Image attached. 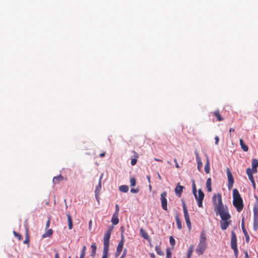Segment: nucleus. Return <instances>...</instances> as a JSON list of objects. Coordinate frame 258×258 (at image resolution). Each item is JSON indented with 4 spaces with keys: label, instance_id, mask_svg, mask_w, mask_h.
I'll return each mask as SVG.
<instances>
[{
    "label": "nucleus",
    "instance_id": "obj_1",
    "mask_svg": "<svg viewBox=\"0 0 258 258\" xmlns=\"http://www.w3.org/2000/svg\"><path fill=\"white\" fill-rule=\"evenodd\" d=\"M213 203L215 205V210L218 212L221 219L224 221L221 222V227L222 230H226L230 223L231 221L227 220L230 218L231 216L227 210L224 208L222 203V196L221 194L214 195L212 198Z\"/></svg>",
    "mask_w": 258,
    "mask_h": 258
},
{
    "label": "nucleus",
    "instance_id": "obj_2",
    "mask_svg": "<svg viewBox=\"0 0 258 258\" xmlns=\"http://www.w3.org/2000/svg\"><path fill=\"white\" fill-rule=\"evenodd\" d=\"M233 204L236 208L237 212H241L244 207L243 200L241 198L238 190L236 188L233 190Z\"/></svg>",
    "mask_w": 258,
    "mask_h": 258
},
{
    "label": "nucleus",
    "instance_id": "obj_3",
    "mask_svg": "<svg viewBox=\"0 0 258 258\" xmlns=\"http://www.w3.org/2000/svg\"><path fill=\"white\" fill-rule=\"evenodd\" d=\"M112 228H109L105 232L103 237V251L102 258H107L108 256V250L109 246V239Z\"/></svg>",
    "mask_w": 258,
    "mask_h": 258
},
{
    "label": "nucleus",
    "instance_id": "obj_4",
    "mask_svg": "<svg viewBox=\"0 0 258 258\" xmlns=\"http://www.w3.org/2000/svg\"><path fill=\"white\" fill-rule=\"evenodd\" d=\"M206 237L205 232L202 231L200 235V242L196 248V252L198 255H202L207 248Z\"/></svg>",
    "mask_w": 258,
    "mask_h": 258
},
{
    "label": "nucleus",
    "instance_id": "obj_5",
    "mask_svg": "<svg viewBox=\"0 0 258 258\" xmlns=\"http://www.w3.org/2000/svg\"><path fill=\"white\" fill-rule=\"evenodd\" d=\"M230 245L231 248L233 250L235 258L238 257V250L237 246V238L235 233L232 231L231 232V238Z\"/></svg>",
    "mask_w": 258,
    "mask_h": 258
},
{
    "label": "nucleus",
    "instance_id": "obj_6",
    "mask_svg": "<svg viewBox=\"0 0 258 258\" xmlns=\"http://www.w3.org/2000/svg\"><path fill=\"white\" fill-rule=\"evenodd\" d=\"M253 229H258V201L253 206Z\"/></svg>",
    "mask_w": 258,
    "mask_h": 258
},
{
    "label": "nucleus",
    "instance_id": "obj_7",
    "mask_svg": "<svg viewBox=\"0 0 258 258\" xmlns=\"http://www.w3.org/2000/svg\"><path fill=\"white\" fill-rule=\"evenodd\" d=\"M196 199L198 202V205L199 207H203V201L204 198V194L201 189L198 190V196L196 194L194 195Z\"/></svg>",
    "mask_w": 258,
    "mask_h": 258
},
{
    "label": "nucleus",
    "instance_id": "obj_8",
    "mask_svg": "<svg viewBox=\"0 0 258 258\" xmlns=\"http://www.w3.org/2000/svg\"><path fill=\"white\" fill-rule=\"evenodd\" d=\"M226 172L228 178V188L230 190L232 188L233 186L234 183V178L233 175L231 172V171L229 168H227L226 169Z\"/></svg>",
    "mask_w": 258,
    "mask_h": 258
},
{
    "label": "nucleus",
    "instance_id": "obj_9",
    "mask_svg": "<svg viewBox=\"0 0 258 258\" xmlns=\"http://www.w3.org/2000/svg\"><path fill=\"white\" fill-rule=\"evenodd\" d=\"M167 197V192L166 191H164L161 194V206L162 209L165 210H167V201L166 199Z\"/></svg>",
    "mask_w": 258,
    "mask_h": 258
},
{
    "label": "nucleus",
    "instance_id": "obj_10",
    "mask_svg": "<svg viewBox=\"0 0 258 258\" xmlns=\"http://www.w3.org/2000/svg\"><path fill=\"white\" fill-rule=\"evenodd\" d=\"M246 173L248 176L249 180L251 182L252 184L253 187L254 188V189H255L256 184L253 177L252 169H251L249 168H247L246 169Z\"/></svg>",
    "mask_w": 258,
    "mask_h": 258
},
{
    "label": "nucleus",
    "instance_id": "obj_11",
    "mask_svg": "<svg viewBox=\"0 0 258 258\" xmlns=\"http://www.w3.org/2000/svg\"><path fill=\"white\" fill-rule=\"evenodd\" d=\"M241 228H242V232L244 233V235L245 237V240H246V242H248L249 241L250 238H249L248 234L247 232L246 231V229L245 228L244 218L242 219V221H241Z\"/></svg>",
    "mask_w": 258,
    "mask_h": 258
},
{
    "label": "nucleus",
    "instance_id": "obj_12",
    "mask_svg": "<svg viewBox=\"0 0 258 258\" xmlns=\"http://www.w3.org/2000/svg\"><path fill=\"white\" fill-rule=\"evenodd\" d=\"M183 214L188 229L190 230L191 228V224L190 221L188 213V212H183Z\"/></svg>",
    "mask_w": 258,
    "mask_h": 258
},
{
    "label": "nucleus",
    "instance_id": "obj_13",
    "mask_svg": "<svg viewBox=\"0 0 258 258\" xmlns=\"http://www.w3.org/2000/svg\"><path fill=\"white\" fill-rule=\"evenodd\" d=\"M63 180H67V178L63 177L61 175L55 176L53 178V183L55 184L59 183V182Z\"/></svg>",
    "mask_w": 258,
    "mask_h": 258
},
{
    "label": "nucleus",
    "instance_id": "obj_14",
    "mask_svg": "<svg viewBox=\"0 0 258 258\" xmlns=\"http://www.w3.org/2000/svg\"><path fill=\"white\" fill-rule=\"evenodd\" d=\"M211 114H213L217 118V120L221 121L224 120V118L221 115L219 110H216L214 112H211Z\"/></svg>",
    "mask_w": 258,
    "mask_h": 258
},
{
    "label": "nucleus",
    "instance_id": "obj_15",
    "mask_svg": "<svg viewBox=\"0 0 258 258\" xmlns=\"http://www.w3.org/2000/svg\"><path fill=\"white\" fill-rule=\"evenodd\" d=\"M196 159H197V163H198V167H197L198 170L200 172H201L202 168L203 166V163L202 162L201 157H200V156L199 155V153H196Z\"/></svg>",
    "mask_w": 258,
    "mask_h": 258
},
{
    "label": "nucleus",
    "instance_id": "obj_16",
    "mask_svg": "<svg viewBox=\"0 0 258 258\" xmlns=\"http://www.w3.org/2000/svg\"><path fill=\"white\" fill-rule=\"evenodd\" d=\"M184 188V187L183 186L179 185V184L175 187L174 189L175 192L178 197H180L183 189Z\"/></svg>",
    "mask_w": 258,
    "mask_h": 258
},
{
    "label": "nucleus",
    "instance_id": "obj_17",
    "mask_svg": "<svg viewBox=\"0 0 258 258\" xmlns=\"http://www.w3.org/2000/svg\"><path fill=\"white\" fill-rule=\"evenodd\" d=\"M133 153L134 154L133 158H132L131 160V165L132 166H134L137 164L138 158H139V155L137 152L135 151H133Z\"/></svg>",
    "mask_w": 258,
    "mask_h": 258
},
{
    "label": "nucleus",
    "instance_id": "obj_18",
    "mask_svg": "<svg viewBox=\"0 0 258 258\" xmlns=\"http://www.w3.org/2000/svg\"><path fill=\"white\" fill-rule=\"evenodd\" d=\"M210 163L209 159V157L208 156H207L206 163L205 165L204 169H205V172L207 174H209L210 173Z\"/></svg>",
    "mask_w": 258,
    "mask_h": 258
},
{
    "label": "nucleus",
    "instance_id": "obj_19",
    "mask_svg": "<svg viewBox=\"0 0 258 258\" xmlns=\"http://www.w3.org/2000/svg\"><path fill=\"white\" fill-rule=\"evenodd\" d=\"M140 234L142 236L145 238V239L148 240L149 239V236L146 231L143 228H141L140 230Z\"/></svg>",
    "mask_w": 258,
    "mask_h": 258
},
{
    "label": "nucleus",
    "instance_id": "obj_20",
    "mask_svg": "<svg viewBox=\"0 0 258 258\" xmlns=\"http://www.w3.org/2000/svg\"><path fill=\"white\" fill-rule=\"evenodd\" d=\"M118 216V214H113L111 219V222L113 225H117L119 223V219Z\"/></svg>",
    "mask_w": 258,
    "mask_h": 258
},
{
    "label": "nucleus",
    "instance_id": "obj_21",
    "mask_svg": "<svg viewBox=\"0 0 258 258\" xmlns=\"http://www.w3.org/2000/svg\"><path fill=\"white\" fill-rule=\"evenodd\" d=\"M123 244H124V238H123V236L122 235L121 240L120 241V242L118 244L116 250L121 252L122 248H123Z\"/></svg>",
    "mask_w": 258,
    "mask_h": 258
},
{
    "label": "nucleus",
    "instance_id": "obj_22",
    "mask_svg": "<svg viewBox=\"0 0 258 258\" xmlns=\"http://www.w3.org/2000/svg\"><path fill=\"white\" fill-rule=\"evenodd\" d=\"M67 216L68 218V225H69V228L70 230H71L73 228V221L72 219L71 216L70 214L68 213L67 214Z\"/></svg>",
    "mask_w": 258,
    "mask_h": 258
},
{
    "label": "nucleus",
    "instance_id": "obj_23",
    "mask_svg": "<svg viewBox=\"0 0 258 258\" xmlns=\"http://www.w3.org/2000/svg\"><path fill=\"white\" fill-rule=\"evenodd\" d=\"M240 145L241 146V149L244 151L247 152L248 150V147L247 145L245 144L242 139H240L239 140Z\"/></svg>",
    "mask_w": 258,
    "mask_h": 258
},
{
    "label": "nucleus",
    "instance_id": "obj_24",
    "mask_svg": "<svg viewBox=\"0 0 258 258\" xmlns=\"http://www.w3.org/2000/svg\"><path fill=\"white\" fill-rule=\"evenodd\" d=\"M175 220H176L177 228L178 229H181L182 228V224H181V220L179 217V216L177 214L175 216Z\"/></svg>",
    "mask_w": 258,
    "mask_h": 258
},
{
    "label": "nucleus",
    "instance_id": "obj_25",
    "mask_svg": "<svg viewBox=\"0 0 258 258\" xmlns=\"http://www.w3.org/2000/svg\"><path fill=\"white\" fill-rule=\"evenodd\" d=\"M91 247L92 248L91 256L92 257H94L95 255L96 251V249H97V246H96V244L95 243H92L91 244Z\"/></svg>",
    "mask_w": 258,
    "mask_h": 258
},
{
    "label": "nucleus",
    "instance_id": "obj_26",
    "mask_svg": "<svg viewBox=\"0 0 258 258\" xmlns=\"http://www.w3.org/2000/svg\"><path fill=\"white\" fill-rule=\"evenodd\" d=\"M53 234V231L51 229H49L42 235L43 238L50 237Z\"/></svg>",
    "mask_w": 258,
    "mask_h": 258
},
{
    "label": "nucleus",
    "instance_id": "obj_27",
    "mask_svg": "<svg viewBox=\"0 0 258 258\" xmlns=\"http://www.w3.org/2000/svg\"><path fill=\"white\" fill-rule=\"evenodd\" d=\"M206 187L207 188V190L209 192H211L212 190V187H211V178H209L206 181Z\"/></svg>",
    "mask_w": 258,
    "mask_h": 258
},
{
    "label": "nucleus",
    "instance_id": "obj_28",
    "mask_svg": "<svg viewBox=\"0 0 258 258\" xmlns=\"http://www.w3.org/2000/svg\"><path fill=\"white\" fill-rule=\"evenodd\" d=\"M23 242L25 244H27V243H29V229L28 227L26 229L25 239Z\"/></svg>",
    "mask_w": 258,
    "mask_h": 258
},
{
    "label": "nucleus",
    "instance_id": "obj_29",
    "mask_svg": "<svg viewBox=\"0 0 258 258\" xmlns=\"http://www.w3.org/2000/svg\"><path fill=\"white\" fill-rule=\"evenodd\" d=\"M119 189L121 192H126L128 190V187L126 185H122L119 187Z\"/></svg>",
    "mask_w": 258,
    "mask_h": 258
},
{
    "label": "nucleus",
    "instance_id": "obj_30",
    "mask_svg": "<svg viewBox=\"0 0 258 258\" xmlns=\"http://www.w3.org/2000/svg\"><path fill=\"white\" fill-rule=\"evenodd\" d=\"M155 250L157 252V253L160 255H164V252L163 251L161 250L160 247L158 245H157L155 246Z\"/></svg>",
    "mask_w": 258,
    "mask_h": 258
},
{
    "label": "nucleus",
    "instance_id": "obj_31",
    "mask_svg": "<svg viewBox=\"0 0 258 258\" xmlns=\"http://www.w3.org/2000/svg\"><path fill=\"white\" fill-rule=\"evenodd\" d=\"M101 188V183L100 181H99L98 185L96 187L95 192H96V195H99Z\"/></svg>",
    "mask_w": 258,
    "mask_h": 258
},
{
    "label": "nucleus",
    "instance_id": "obj_32",
    "mask_svg": "<svg viewBox=\"0 0 258 258\" xmlns=\"http://www.w3.org/2000/svg\"><path fill=\"white\" fill-rule=\"evenodd\" d=\"M258 167V160L253 159L252 162V169H255L256 170V168Z\"/></svg>",
    "mask_w": 258,
    "mask_h": 258
},
{
    "label": "nucleus",
    "instance_id": "obj_33",
    "mask_svg": "<svg viewBox=\"0 0 258 258\" xmlns=\"http://www.w3.org/2000/svg\"><path fill=\"white\" fill-rule=\"evenodd\" d=\"M86 248L87 247L86 245L83 246L80 256L85 257Z\"/></svg>",
    "mask_w": 258,
    "mask_h": 258
},
{
    "label": "nucleus",
    "instance_id": "obj_34",
    "mask_svg": "<svg viewBox=\"0 0 258 258\" xmlns=\"http://www.w3.org/2000/svg\"><path fill=\"white\" fill-rule=\"evenodd\" d=\"M131 186H135L136 184V180L135 177H132L130 179Z\"/></svg>",
    "mask_w": 258,
    "mask_h": 258
},
{
    "label": "nucleus",
    "instance_id": "obj_35",
    "mask_svg": "<svg viewBox=\"0 0 258 258\" xmlns=\"http://www.w3.org/2000/svg\"><path fill=\"white\" fill-rule=\"evenodd\" d=\"M192 249H193V246H191V247L188 249V252H187V258H190L192 253V251H193Z\"/></svg>",
    "mask_w": 258,
    "mask_h": 258
},
{
    "label": "nucleus",
    "instance_id": "obj_36",
    "mask_svg": "<svg viewBox=\"0 0 258 258\" xmlns=\"http://www.w3.org/2000/svg\"><path fill=\"white\" fill-rule=\"evenodd\" d=\"M172 253L170 251V249L169 248L166 249V257L167 258H171Z\"/></svg>",
    "mask_w": 258,
    "mask_h": 258
},
{
    "label": "nucleus",
    "instance_id": "obj_37",
    "mask_svg": "<svg viewBox=\"0 0 258 258\" xmlns=\"http://www.w3.org/2000/svg\"><path fill=\"white\" fill-rule=\"evenodd\" d=\"M169 242L171 245L174 246L175 244V241L173 237V236H171L169 237Z\"/></svg>",
    "mask_w": 258,
    "mask_h": 258
},
{
    "label": "nucleus",
    "instance_id": "obj_38",
    "mask_svg": "<svg viewBox=\"0 0 258 258\" xmlns=\"http://www.w3.org/2000/svg\"><path fill=\"white\" fill-rule=\"evenodd\" d=\"M182 205L183 212H188L185 202L182 200Z\"/></svg>",
    "mask_w": 258,
    "mask_h": 258
},
{
    "label": "nucleus",
    "instance_id": "obj_39",
    "mask_svg": "<svg viewBox=\"0 0 258 258\" xmlns=\"http://www.w3.org/2000/svg\"><path fill=\"white\" fill-rule=\"evenodd\" d=\"M13 233L14 235L18 238L19 240H21L22 239V236L20 234L17 233L15 231H13Z\"/></svg>",
    "mask_w": 258,
    "mask_h": 258
},
{
    "label": "nucleus",
    "instance_id": "obj_40",
    "mask_svg": "<svg viewBox=\"0 0 258 258\" xmlns=\"http://www.w3.org/2000/svg\"><path fill=\"white\" fill-rule=\"evenodd\" d=\"M192 190H193L194 195H196V194H197V190H196V184L194 182H193V183H192Z\"/></svg>",
    "mask_w": 258,
    "mask_h": 258
},
{
    "label": "nucleus",
    "instance_id": "obj_41",
    "mask_svg": "<svg viewBox=\"0 0 258 258\" xmlns=\"http://www.w3.org/2000/svg\"><path fill=\"white\" fill-rule=\"evenodd\" d=\"M127 250L126 249H124L123 250V253L122 255H121L120 258H125L126 255Z\"/></svg>",
    "mask_w": 258,
    "mask_h": 258
},
{
    "label": "nucleus",
    "instance_id": "obj_42",
    "mask_svg": "<svg viewBox=\"0 0 258 258\" xmlns=\"http://www.w3.org/2000/svg\"><path fill=\"white\" fill-rule=\"evenodd\" d=\"M50 218H48V219L46 222V229H47L50 226Z\"/></svg>",
    "mask_w": 258,
    "mask_h": 258
},
{
    "label": "nucleus",
    "instance_id": "obj_43",
    "mask_svg": "<svg viewBox=\"0 0 258 258\" xmlns=\"http://www.w3.org/2000/svg\"><path fill=\"white\" fill-rule=\"evenodd\" d=\"M119 211V206L117 204H116L115 206V212L114 214H116L118 215Z\"/></svg>",
    "mask_w": 258,
    "mask_h": 258
},
{
    "label": "nucleus",
    "instance_id": "obj_44",
    "mask_svg": "<svg viewBox=\"0 0 258 258\" xmlns=\"http://www.w3.org/2000/svg\"><path fill=\"white\" fill-rule=\"evenodd\" d=\"M174 162H175V167L177 168H179L180 167L178 162H177V160L176 158H174Z\"/></svg>",
    "mask_w": 258,
    "mask_h": 258
},
{
    "label": "nucleus",
    "instance_id": "obj_45",
    "mask_svg": "<svg viewBox=\"0 0 258 258\" xmlns=\"http://www.w3.org/2000/svg\"><path fill=\"white\" fill-rule=\"evenodd\" d=\"M131 192H133V193H137V192H139V189H138L132 188L131 189Z\"/></svg>",
    "mask_w": 258,
    "mask_h": 258
},
{
    "label": "nucleus",
    "instance_id": "obj_46",
    "mask_svg": "<svg viewBox=\"0 0 258 258\" xmlns=\"http://www.w3.org/2000/svg\"><path fill=\"white\" fill-rule=\"evenodd\" d=\"M215 144L218 145V143H219V137L218 136H216L215 138Z\"/></svg>",
    "mask_w": 258,
    "mask_h": 258
},
{
    "label": "nucleus",
    "instance_id": "obj_47",
    "mask_svg": "<svg viewBox=\"0 0 258 258\" xmlns=\"http://www.w3.org/2000/svg\"><path fill=\"white\" fill-rule=\"evenodd\" d=\"M120 253H121V251L116 250L115 254V257H118L120 255Z\"/></svg>",
    "mask_w": 258,
    "mask_h": 258
},
{
    "label": "nucleus",
    "instance_id": "obj_48",
    "mask_svg": "<svg viewBox=\"0 0 258 258\" xmlns=\"http://www.w3.org/2000/svg\"><path fill=\"white\" fill-rule=\"evenodd\" d=\"M54 258H59V254L58 252H56L54 255Z\"/></svg>",
    "mask_w": 258,
    "mask_h": 258
},
{
    "label": "nucleus",
    "instance_id": "obj_49",
    "mask_svg": "<svg viewBox=\"0 0 258 258\" xmlns=\"http://www.w3.org/2000/svg\"><path fill=\"white\" fill-rule=\"evenodd\" d=\"M105 154H106L105 152H104V153H101L99 156L100 157L102 158L105 155Z\"/></svg>",
    "mask_w": 258,
    "mask_h": 258
},
{
    "label": "nucleus",
    "instance_id": "obj_50",
    "mask_svg": "<svg viewBox=\"0 0 258 258\" xmlns=\"http://www.w3.org/2000/svg\"><path fill=\"white\" fill-rule=\"evenodd\" d=\"M234 129L233 128H230V130H229V132H230V135L231 136V132H234Z\"/></svg>",
    "mask_w": 258,
    "mask_h": 258
},
{
    "label": "nucleus",
    "instance_id": "obj_51",
    "mask_svg": "<svg viewBox=\"0 0 258 258\" xmlns=\"http://www.w3.org/2000/svg\"><path fill=\"white\" fill-rule=\"evenodd\" d=\"M103 176V174L102 173V174L101 175V176H100V178H99V181H100V183H101V180H102V179Z\"/></svg>",
    "mask_w": 258,
    "mask_h": 258
},
{
    "label": "nucleus",
    "instance_id": "obj_52",
    "mask_svg": "<svg viewBox=\"0 0 258 258\" xmlns=\"http://www.w3.org/2000/svg\"><path fill=\"white\" fill-rule=\"evenodd\" d=\"M91 226H92V221L90 220L89 223V227L90 229L91 228Z\"/></svg>",
    "mask_w": 258,
    "mask_h": 258
},
{
    "label": "nucleus",
    "instance_id": "obj_53",
    "mask_svg": "<svg viewBox=\"0 0 258 258\" xmlns=\"http://www.w3.org/2000/svg\"><path fill=\"white\" fill-rule=\"evenodd\" d=\"M150 256L152 257V258H155V256L154 255V253H150Z\"/></svg>",
    "mask_w": 258,
    "mask_h": 258
},
{
    "label": "nucleus",
    "instance_id": "obj_54",
    "mask_svg": "<svg viewBox=\"0 0 258 258\" xmlns=\"http://www.w3.org/2000/svg\"><path fill=\"white\" fill-rule=\"evenodd\" d=\"M154 160L155 161H160V162H162V160H161V159H157V158H155Z\"/></svg>",
    "mask_w": 258,
    "mask_h": 258
},
{
    "label": "nucleus",
    "instance_id": "obj_55",
    "mask_svg": "<svg viewBox=\"0 0 258 258\" xmlns=\"http://www.w3.org/2000/svg\"><path fill=\"white\" fill-rule=\"evenodd\" d=\"M157 174H158V177L159 179L160 180H161V179H162V178H161V175H160V174H159V173H157Z\"/></svg>",
    "mask_w": 258,
    "mask_h": 258
},
{
    "label": "nucleus",
    "instance_id": "obj_56",
    "mask_svg": "<svg viewBox=\"0 0 258 258\" xmlns=\"http://www.w3.org/2000/svg\"><path fill=\"white\" fill-rule=\"evenodd\" d=\"M99 195H96V192H95V197H96L97 200H98Z\"/></svg>",
    "mask_w": 258,
    "mask_h": 258
},
{
    "label": "nucleus",
    "instance_id": "obj_57",
    "mask_svg": "<svg viewBox=\"0 0 258 258\" xmlns=\"http://www.w3.org/2000/svg\"><path fill=\"white\" fill-rule=\"evenodd\" d=\"M245 255L246 257L248 258V255L247 251L245 252Z\"/></svg>",
    "mask_w": 258,
    "mask_h": 258
},
{
    "label": "nucleus",
    "instance_id": "obj_58",
    "mask_svg": "<svg viewBox=\"0 0 258 258\" xmlns=\"http://www.w3.org/2000/svg\"><path fill=\"white\" fill-rule=\"evenodd\" d=\"M148 180L149 182H150V177L149 176H147Z\"/></svg>",
    "mask_w": 258,
    "mask_h": 258
},
{
    "label": "nucleus",
    "instance_id": "obj_59",
    "mask_svg": "<svg viewBox=\"0 0 258 258\" xmlns=\"http://www.w3.org/2000/svg\"><path fill=\"white\" fill-rule=\"evenodd\" d=\"M80 258H84V257L80 256Z\"/></svg>",
    "mask_w": 258,
    "mask_h": 258
},
{
    "label": "nucleus",
    "instance_id": "obj_60",
    "mask_svg": "<svg viewBox=\"0 0 258 258\" xmlns=\"http://www.w3.org/2000/svg\"><path fill=\"white\" fill-rule=\"evenodd\" d=\"M168 163H169V164H171V163H170V162L169 161H168Z\"/></svg>",
    "mask_w": 258,
    "mask_h": 258
},
{
    "label": "nucleus",
    "instance_id": "obj_61",
    "mask_svg": "<svg viewBox=\"0 0 258 258\" xmlns=\"http://www.w3.org/2000/svg\"><path fill=\"white\" fill-rule=\"evenodd\" d=\"M69 258H71V256H69Z\"/></svg>",
    "mask_w": 258,
    "mask_h": 258
}]
</instances>
